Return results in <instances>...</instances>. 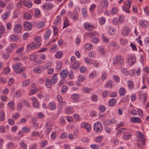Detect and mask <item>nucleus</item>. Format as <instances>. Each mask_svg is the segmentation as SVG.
<instances>
[{"label":"nucleus","instance_id":"nucleus-1","mask_svg":"<svg viewBox=\"0 0 149 149\" xmlns=\"http://www.w3.org/2000/svg\"><path fill=\"white\" fill-rule=\"evenodd\" d=\"M118 133L119 134H123L122 137L125 140H127L130 139L132 136L130 130L124 128H120L118 131Z\"/></svg>","mask_w":149,"mask_h":149},{"label":"nucleus","instance_id":"nucleus-2","mask_svg":"<svg viewBox=\"0 0 149 149\" xmlns=\"http://www.w3.org/2000/svg\"><path fill=\"white\" fill-rule=\"evenodd\" d=\"M113 63V65L122 66L124 64V58L121 55H118L114 57Z\"/></svg>","mask_w":149,"mask_h":149},{"label":"nucleus","instance_id":"nucleus-3","mask_svg":"<svg viewBox=\"0 0 149 149\" xmlns=\"http://www.w3.org/2000/svg\"><path fill=\"white\" fill-rule=\"evenodd\" d=\"M93 129L96 133H99L101 132L102 129V125L101 123L99 122L95 123L94 125Z\"/></svg>","mask_w":149,"mask_h":149},{"label":"nucleus","instance_id":"nucleus-4","mask_svg":"<svg viewBox=\"0 0 149 149\" xmlns=\"http://www.w3.org/2000/svg\"><path fill=\"white\" fill-rule=\"evenodd\" d=\"M46 128V135L48 134L52 130V125L51 123L49 121L47 122L45 124Z\"/></svg>","mask_w":149,"mask_h":149},{"label":"nucleus","instance_id":"nucleus-5","mask_svg":"<svg viewBox=\"0 0 149 149\" xmlns=\"http://www.w3.org/2000/svg\"><path fill=\"white\" fill-rule=\"evenodd\" d=\"M84 29L89 31H92L94 29L93 26L91 25L89 23L86 22L84 24Z\"/></svg>","mask_w":149,"mask_h":149},{"label":"nucleus","instance_id":"nucleus-6","mask_svg":"<svg viewBox=\"0 0 149 149\" xmlns=\"http://www.w3.org/2000/svg\"><path fill=\"white\" fill-rule=\"evenodd\" d=\"M81 127L82 128H86L88 132H90L91 130V127L90 125L87 123H83L81 124Z\"/></svg>","mask_w":149,"mask_h":149},{"label":"nucleus","instance_id":"nucleus-7","mask_svg":"<svg viewBox=\"0 0 149 149\" xmlns=\"http://www.w3.org/2000/svg\"><path fill=\"white\" fill-rule=\"evenodd\" d=\"M22 30V26L19 24H17L15 25L13 30L15 33H19Z\"/></svg>","mask_w":149,"mask_h":149},{"label":"nucleus","instance_id":"nucleus-8","mask_svg":"<svg viewBox=\"0 0 149 149\" xmlns=\"http://www.w3.org/2000/svg\"><path fill=\"white\" fill-rule=\"evenodd\" d=\"M147 98V95L145 93H142V92H140V93L139 95V100H141L142 99H143L144 102L145 103L146 101Z\"/></svg>","mask_w":149,"mask_h":149},{"label":"nucleus","instance_id":"nucleus-9","mask_svg":"<svg viewBox=\"0 0 149 149\" xmlns=\"http://www.w3.org/2000/svg\"><path fill=\"white\" fill-rule=\"evenodd\" d=\"M23 24L26 30L27 31H29L31 30L32 25L31 23L28 22H24Z\"/></svg>","mask_w":149,"mask_h":149},{"label":"nucleus","instance_id":"nucleus-10","mask_svg":"<svg viewBox=\"0 0 149 149\" xmlns=\"http://www.w3.org/2000/svg\"><path fill=\"white\" fill-rule=\"evenodd\" d=\"M130 31V29L128 26H124L122 30V34L123 36H127L129 33Z\"/></svg>","mask_w":149,"mask_h":149},{"label":"nucleus","instance_id":"nucleus-11","mask_svg":"<svg viewBox=\"0 0 149 149\" xmlns=\"http://www.w3.org/2000/svg\"><path fill=\"white\" fill-rule=\"evenodd\" d=\"M68 15L71 17V18L73 19H77L78 17V14L76 11H74L72 13L69 12Z\"/></svg>","mask_w":149,"mask_h":149},{"label":"nucleus","instance_id":"nucleus-12","mask_svg":"<svg viewBox=\"0 0 149 149\" xmlns=\"http://www.w3.org/2000/svg\"><path fill=\"white\" fill-rule=\"evenodd\" d=\"M53 7V5L51 3H46L43 5L42 8L44 10H49L52 9Z\"/></svg>","mask_w":149,"mask_h":149},{"label":"nucleus","instance_id":"nucleus-13","mask_svg":"<svg viewBox=\"0 0 149 149\" xmlns=\"http://www.w3.org/2000/svg\"><path fill=\"white\" fill-rule=\"evenodd\" d=\"M61 22V18L60 15H58L54 19L53 23L54 25H56L60 23Z\"/></svg>","mask_w":149,"mask_h":149},{"label":"nucleus","instance_id":"nucleus-14","mask_svg":"<svg viewBox=\"0 0 149 149\" xmlns=\"http://www.w3.org/2000/svg\"><path fill=\"white\" fill-rule=\"evenodd\" d=\"M139 24L140 26L143 28L146 27L148 25H149L146 21L143 19L139 21Z\"/></svg>","mask_w":149,"mask_h":149},{"label":"nucleus","instance_id":"nucleus-15","mask_svg":"<svg viewBox=\"0 0 149 149\" xmlns=\"http://www.w3.org/2000/svg\"><path fill=\"white\" fill-rule=\"evenodd\" d=\"M48 106L49 109L52 110H54L56 107V104L54 102H50L48 104Z\"/></svg>","mask_w":149,"mask_h":149},{"label":"nucleus","instance_id":"nucleus-16","mask_svg":"<svg viewBox=\"0 0 149 149\" xmlns=\"http://www.w3.org/2000/svg\"><path fill=\"white\" fill-rule=\"evenodd\" d=\"M114 85L113 81L112 80H109L107 82L105 87L109 88H111Z\"/></svg>","mask_w":149,"mask_h":149},{"label":"nucleus","instance_id":"nucleus-17","mask_svg":"<svg viewBox=\"0 0 149 149\" xmlns=\"http://www.w3.org/2000/svg\"><path fill=\"white\" fill-rule=\"evenodd\" d=\"M24 5L28 8H30L32 6V3L31 1L25 0L24 2Z\"/></svg>","mask_w":149,"mask_h":149},{"label":"nucleus","instance_id":"nucleus-18","mask_svg":"<svg viewBox=\"0 0 149 149\" xmlns=\"http://www.w3.org/2000/svg\"><path fill=\"white\" fill-rule=\"evenodd\" d=\"M131 121L133 123H140L141 120L138 117H132L131 118Z\"/></svg>","mask_w":149,"mask_h":149},{"label":"nucleus","instance_id":"nucleus-19","mask_svg":"<svg viewBox=\"0 0 149 149\" xmlns=\"http://www.w3.org/2000/svg\"><path fill=\"white\" fill-rule=\"evenodd\" d=\"M52 84L49 78L48 77H47L45 82V85L46 87L48 88H50L52 86Z\"/></svg>","mask_w":149,"mask_h":149},{"label":"nucleus","instance_id":"nucleus-20","mask_svg":"<svg viewBox=\"0 0 149 149\" xmlns=\"http://www.w3.org/2000/svg\"><path fill=\"white\" fill-rule=\"evenodd\" d=\"M68 71L65 70H63L60 73L61 77L63 79H65L68 75Z\"/></svg>","mask_w":149,"mask_h":149},{"label":"nucleus","instance_id":"nucleus-21","mask_svg":"<svg viewBox=\"0 0 149 149\" xmlns=\"http://www.w3.org/2000/svg\"><path fill=\"white\" fill-rule=\"evenodd\" d=\"M101 4L103 8H107L108 5V2L107 0H101Z\"/></svg>","mask_w":149,"mask_h":149},{"label":"nucleus","instance_id":"nucleus-22","mask_svg":"<svg viewBox=\"0 0 149 149\" xmlns=\"http://www.w3.org/2000/svg\"><path fill=\"white\" fill-rule=\"evenodd\" d=\"M42 69L41 66H37L34 68L33 69V71L36 73H40L42 71Z\"/></svg>","mask_w":149,"mask_h":149},{"label":"nucleus","instance_id":"nucleus-23","mask_svg":"<svg viewBox=\"0 0 149 149\" xmlns=\"http://www.w3.org/2000/svg\"><path fill=\"white\" fill-rule=\"evenodd\" d=\"M36 47V44L33 42L29 44L27 46V48L29 49H34Z\"/></svg>","mask_w":149,"mask_h":149},{"label":"nucleus","instance_id":"nucleus-24","mask_svg":"<svg viewBox=\"0 0 149 149\" xmlns=\"http://www.w3.org/2000/svg\"><path fill=\"white\" fill-rule=\"evenodd\" d=\"M84 47L85 49L90 50H91L93 48V45L91 44H86L84 45Z\"/></svg>","mask_w":149,"mask_h":149},{"label":"nucleus","instance_id":"nucleus-25","mask_svg":"<svg viewBox=\"0 0 149 149\" xmlns=\"http://www.w3.org/2000/svg\"><path fill=\"white\" fill-rule=\"evenodd\" d=\"M116 103V101L115 99L112 98L111 99L109 102V104L110 106H113L115 105Z\"/></svg>","mask_w":149,"mask_h":149},{"label":"nucleus","instance_id":"nucleus-26","mask_svg":"<svg viewBox=\"0 0 149 149\" xmlns=\"http://www.w3.org/2000/svg\"><path fill=\"white\" fill-rule=\"evenodd\" d=\"M51 34V31L50 30H47L46 31L44 36L45 38L47 40Z\"/></svg>","mask_w":149,"mask_h":149},{"label":"nucleus","instance_id":"nucleus-27","mask_svg":"<svg viewBox=\"0 0 149 149\" xmlns=\"http://www.w3.org/2000/svg\"><path fill=\"white\" fill-rule=\"evenodd\" d=\"M22 66V64L21 63H16L15 65L13 66V68L15 70V71L17 69H19Z\"/></svg>","mask_w":149,"mask_h":149},{"label":"nucleus","instance_id":"nucleus-28","mask_svg":"<svg viewBox=\"0 0 149 149\" xmlns=\"http://www.w3.org/2000/svg\"><path fill=\"white\" fill-rule=\"evenodd\" d=\"M138 140V141L139 142V141H140L142 145H140V143H137V147H140L142 146H143L145 144V139L144 138H143L141 139H140Z\"/></svg>","mask_w":149,"mask_h":149},{"label":"nucleus","instance_id":"nucleus-29","mask_svg":"<svg viewBox=\"0 0 149 149\" xmlns=\"http://www.w3.org/2000/svg\"><path fill=\"white\" fill-rule=\"evenodd\" d=\"M79 97V95L77 94H73L72 96V99L73 100V101L76 102H77L78 100V99Z\"/></svg>","mask_w":149,"mask_h":149},{"label":"nucleus","instance_id":"nucleus-30","mask_svg":"<svg viewBox=\"0 0 149 149\" xmlns=\"http://www.w3.org/2000/svg\"><path fill=\"white\" fill-rule=\"evenodd\" d=\"M119 94L121 96H124L126 94V91L123 88H120L119 90Z\"/></svg>","mask_w":149,"mask_h":149},{"label":"nucleus","instance_id":"nucleus-31","mask_svg":"<svg viewBox=\"0 0 149 149\" xmlns=\"http://www.w3.org/2000/svg\"><path fill=\"white\" fill-rule=\"evenodd\" d=\"M80 64L78 62H74L72 64V67L73 70H76L79 68Z\"/></svg>","mask_w":149,"mask_h":149},{"label":"nucleus","instance_id":"nucleus-32","mask_svg":"<svg viewBox=\"0 0 149 149\" xmlns=\"http://www.w3.org/2000/svg\"><path fill=\"white\" fill-rule=\"evenodd\" d=\"M25 67H22L21 68H19L16 70L15 72L17 74H20L23 72L25 70Z\"/></svg>","mask_w":149,"mask_h":149},{"label":"nucleus","instance_id":"nucleus-33","mask_svg":"<svg viewBox=\"0 0 149 149\" xmlns=\"http://www.w3.org/2000/svg\"><path fill=\"white\" fill-rule=\"evenodd\" d=\"M65 112L67 113L70 114L72 113L74 111V110L72 107H68L66 110H65Z\"/></svg>","mask_w":149,"mask_h":149},{"label":"nucleus","instance_id":"nucleus-34","mask_svg":"<svg viewBox=\"0 0 149 149\" xmlns=\"http://www.w3.org/2000/svg\"><path fill=\"white\" fill-rule=\"evenodd\" d=\"M129 58L130 59L131 62L133 65L136 62V58L134 55H131L129 56Z\"/></svg>","mask_w":149,"mask_h":149},{"label":"nucleus","instance_id":"nucleus-35","mask_svg":"<svg viewBox=\"0 0 149 149\" xmlns=\"http://www.w3.org/2000/svg\"><path fill=\"white\" fill-rule=\"evenodd\" d=\"M63 55V53L62 51H58L56 53L55 56L57 58H59L62 56Z\"/></svg>","mask_w":149,"mask_h":149},{"label":"nucleus","instance_id":"nucleus-36","mask_svg":"<svg viewBox=\"0 0 149 149\" xmlns=\"http://www.w3.org/2000/svg\"><path fill=\"white\" fill-rule=\"evenodd\" d=\"M1 120L3 121L5 120V112L3 110H1L0 111Z\"/></svg>","mask_w":149,"mask_h":149},{"label":"nucleus","instance_id":"nucleus-37","mask_svg":"<svg viewBox=\"0 0 149 149\" xmlns=\"http://www.w3.org/2000/svg\"><path fill=\"white\" fill-rule=\"evenodd\" d=\"M82 15L83 17H86L87 16V12L86 8H84L81 10Z\"/></svg>","mask_w":149,"mask_h":149},{"label":"nucleus","instance_id":"nucleus-38","mask_svg":"<svg viewBox=\"0 0 149 149\" xmlns=\"http://www.w3.org/2000/svg\"><path fill=\"white\" fill-rule=\"evenodd\" d=\"M98 109L101 112H104L106 109V108L104 105H100L98 107Z\"/></svg>","mask_w":149,"mask_h":149},{"label":"nucleus","instance_id":"nucleus-39","mask_svg":"<svg viewBox=\"0 0 149 149\" xmlns=\"http://www.w3.org/2000/svg\"><path fill=\"white\" fill-rule=\"evenodd\" d=\"M118 11V9L116 8H113L110 11L111 14L115 15L117 13Z\"/></svg>","mask_w":149,"mask_h":149},{"label":"nucleus","instance_id":"nucleus-40","mask_svg":"<svg viewBox=\"0 0 149 149\" xmlns=\"http://www.w3.org/2000/svg\"><path fill=\"white\" fill-rule=\"evenodd\" d=\"M11 40L13 41H15L19 39L18 37L16 35H12L10 37Z\"/></svg>","mask_w":149,"mask_h":149},{"label":"nucleus","instance_id":"nucleus-41","mask_svg":"<svg viewBox=\"0 0 149 149\" xmlns=\"http://www.w3.org/2000/svg\"><path fill=\"white\" fill-rule=\"evenodd\" d=\"M99 40V38L97 36H95L94 38H91V41L94 43H98Z\"/></svg>","mask_w":149,"mask_h":149},{"label":"nucleus","instance_id":"nucleus-42","mask_svg":"<svg viewBox=\"0 0 149 149\" xmlns=\"http://www.w3.org/2000/svg\"><path fill=\"white\" fill-rule=\"evenodd\" d=\"M15 145L12 142H10L8 143L7 145L6 146L8 148V149H12L13 147H14Z\"/></svg>","mask_w":149,"mask_h":149},{"label":"nucleus","instance_id":"nucleus-43","mask_svg":"<svg viewBox=\"0 0 149 149\" xmlns=\"http://www.w3.org/2000/svg\"><path fill=\"white\" fill-rule=\"evenodd\" d=\"M106 22V19L105 18L103 17H101L100 18L99 22L100 24L102 25L104 24Z\"/></svg>","mask_w":149,"mask_h":149},{"label":"nucleus","instance_id":"nucleus-44","mask_svg":"<svg viewBox=\"0 0 149 149\" xmlns=\"http://www.w3.org/2000/svg\"><path fill=\"white\" fill-rule=\"evenodd\" d=\"M99 50L100 54L102 55H104L106 54L105 50L103 47H100L99 48Z\"/></svg>","mask_w":149,"mask_h":149},{"label":"nucleus","instance_id":"nucleus-45","mask_svg":"<svg viewBox=\"0 0 149 149\" xmlns=\"http://www.w3.org/2000/svg\"><path fill=\"white\" fill-rule=\"evenodd\" d=\"M10 15V14L9 12H7L6 13H4L2 16V19L3 20H6Z\"/></svg>","mask_w":149,"mask_h":149},{"label":"nucleus","instance_id":"nucleus-46","mask_svg":"<svg viewBox=\"0 0 149 149\" xmlns=\"http://www.w3.org/2000/svg\"><path fill=\"white\" fill-rule=\"evenodd\" d=\"M52 65V63L51 62H48L44 66L43 68L45 70H47L48 68H50Z\"/></svg>","mask_w":149,"mask_h":149},{"label":"nucleus","instance_id":"nucleus-47","mask_svg":"<svg viewBox=\"0 0 149 149\" xmlns=\"http://www.w3.org/2000/svg\"><path fill=\"white\" fill-rule=\"evenodd\" d=\"M128 86L130 89H132L134 88V84L131 81H127Z\"/></svg>","mask_w":149,"mask_h":149},{"label":"nucleus","instance_id":"nucleus-48","mask_svg":"<svg viewBox=\"0 0 149 149\" xmlns=\"http://www.w3.org/2000/svg\"><path fill=\"white\" fill-rule=\"evenodd\" d=\"M102 38L103 41L104 42L107 43L109 42V39L105 36L104 34H102Z\"/></svg>","mask_w":149,"mask_h":149},{"label":"nucleus","instance_id":"nucleus-49","mask_svg":"<svg viewBox=\"0 0 149 149\" xmlns=\"http://www.w3.org/2000/svg\"><path fill=\"white\" fill-rule=\"evenodd\" d=\"M24 17L26 19H30L31 18V15L28 13H26L24 14Z\"/></svg>","mask_w":149,"mask_h":149},{"label":"nucleus","instance_id":"nucleus-50","mask_svg":"<svg viewBox=\"0 0 149 149\" xmlns=\"http://www.w3.org/2000/svg\"><path fill=\"white\" fill-rule=\"evenodd\" d=\"M34 15L36 17H40L41 16L40 12L39 9L36 10Z\"/></svg>","mask_w":149,"mask_h":149},{"label":"nucleus","instance_id":"nucleus-51","mask_svg":"<svg viewBox=\"0 0 149 149\" xmlns=\"http://www.w3.org/2000/svg\"><path fill=\"white\" fill-rule=\"evenodd\" d=\"M58 80L57 77H55L54 76H52L51 79L50 80L51 83L52 84H54L57 82Z\"/></svg>","mask_w":149,"mask_h":149},{"label":"nucleus","instance_id":"nucleus-52","mask_svg":"<svg viewBox=\"0 0 149 149\" xmlns=\"http://www.w3.org/2000/svg\"><path fill=\"white\" fill-rule=\"evenodd\" d=\"M132 2L130 0H127L124 2L125 6H127L129 8H130Z\"/></svg>","mask_w":149,"mask_h":149},{"label":"nucleus","instance_id":"nucleus-53","mask_svg":"<svg viewBox=\"0 0 149 149\" xmlns=\"http://www.w3.org/2000/svg\"><path fill=\"white\" fill-rule=\"evenodd\" d=\"M103 139V136H102L100 137H97L95 139V141L96 143H99L101 142L102 140Z\"/></svg>","mask_w":149,"mask_h":149},{"label":"nucleus","instance_id":"nucleus-54","mask_svg":"<svg viewBox=\"0 0 149 149\" xmlns=\"http://www.w3.org/2000/svg\"><path fill=\"white\" fill-rule=\"evenodd\" d=\"M91 100L92 101L94 102H96L98 100L97 96L95 95H93L91 97Z\"/></svg>","mask_w":149,"mask_h":149},{"label":"nucleus","instance_id":"nucleus-55","mask_svg":"<svg viewBox=\"0 0 149 149\" xmlns=\"http://www.w3.org/2000/svg\"><path fill=\"white\" fill-rule=\"evenodd\" d=\"M30 79H28L24 81L22 83V85L23 86H26L30 83Z\"/></svg>","mask_w":149,"mask_h":149},{"label":"nucleus","instance_id":"nucleus-56","mask_svg":"<svg viewBox=\"0 0 149 149\" xmlns=\"http://www.w3.org/2000/svg\"><path fill=\"white\" fill-rule=\"evenodd\" d=\"M10 71V69L8 67L6 68L3 71V72L5 74H8Z\"/></svg>","mask_w":149,"mask_h":149},{"label":"nucleus","instance_id":"nucleus-57","mask_svg":"<svg viewBox=\"0 0 149 149\" xmlns=\"http://www.w3.org/2000/svg\"><path fill=\"white\" fill-rule=\"evenodd\" d=\"M22 131L24 132H30L31 129L30 128L27 127L26 126H24L22 128Z\"/></svg>","mask_w":149,"mask_h":149},{"label":"nucleus","instance_id":"nucleus-58","mask_svg":"<svg viewBox=\"0 0 149 149\" xmlns=\"http://www.w3.org/2000/svg\"><path fill=\"white\" fill-rule=\"evenodd\" d=\"M33 107L36 108H38L39 107V104L37 100L33 101Z\"/></svg>","mask_w":149,"mask_h":149},{"label":"nucleus","instance_id":"nucleus-59","mask_svg":"<svg viewBox=\"0 0 149 149\" xmlns=\"http://www.w3.org/2000/svg\"><path fill=\"white\" fill-rule=\"evenodd\" d=\"M45 24V22L44 21H42L39 22L38 24V26L39 28H40L43 27Z\"/></svg>","mask_w":149,"mask_h":149},{"label":"nucleus","instance_id":"nucleus-60","mask_svg":"<svg viewBox=\"0 0 149 149\" xmlns=\"http://www.w3.org/2000/svg\"><path fill=\"white\" fill-rule=\"evenodd\" d=\"M136 133L137 135V137L139 138V139H141L144 138V135L141 132H138Z\"/></svg>","mask_w":149,"mask_h":149},{"label":"nucleus","instance_id":"nucleus-61","mask_svg":"<svg viewBox=\"0 0 149 149\" xmlns=\"http://www.w3.org/2000/svg\"><path fill=\"white\" fill-rule=\"evenodd\" d=\"M82 90L83 92L85 93H89L91 91V89L88 88L84 87L83 88Z\"/></svg>","mask_w":149,"mask_h":149},{"label":"nucleus","instance_id":"nucleus-62","mask_svg":"<svg viewBox=\"0 0 149 149\" xmlns=\"http://www.w3.org/2000/svg\"><path fill=\"white\" fill-rule=\"evenodd\" d=\"M37 58V56L36 55L31 54L29 56V59L32 61L35 60Z\"/></svg>","mask_w":149,"mask_h":149},{"label":"nucleus","instance_id":"nucleus-63","mask_svg":"<svg viewBox=\"0 0 149 149\" xmlns=\"http://www.w3.org/2000/svg\"><path fill=\"white\" fill-rule=\"evenodd\" d=\"M130 8H129L128 7H126L125 5L123 6L122 7L123 10L127 13H130V11L129 10Z\"/></svg>","mask_w":149,"mask_h":149},{"label":"nucleus","instance_id":"nucleus-64","mask_svg":"<svg viewBox=\"0 0 149 149\" xmlns=\"http://www.w3.org/2000/svg\"><path fill=\"white\" fill-rule=\"evenodd\" d=\"M68 89V86L66 85L64 86L61 89V93H65L67 91Z\"/></svg>","mask_w":149,"mask_h":149}]
</instances>
